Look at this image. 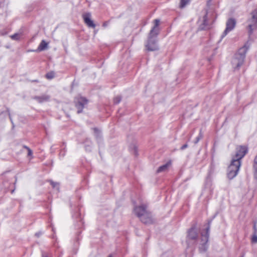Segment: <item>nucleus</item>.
<instances>
[{
	"label": "nucleus",
	"instance_id": "nucleus-1",
	"mask_svg": "<svg viewBox=\"0 0 257 257\" xmlns=\"http://www.w3.org/2000/svg\"><path fill=\"white\" fill-rule=\"evenodd\" d=\"M210 223V222L208 223V226L206 228L205 231L201 232L200 238H198V233L195 227H192L188 230L186 241L188 247L198 243L199 245V250L200 252H205L207 250Z\"/></svg>",
	"mask_w": 257,
	"mask_h": 257
},
{
	"label": "nucleus",
	"instance_id": "nucleus-2",
	"mask_svg": "<svg viewBox=\"0 0 257 257\" xmlns=\"http://www.w3.org/2000/svg\"><path fill=\"white\" fill-rule=\"evenodd\" d=\"M154 26L151 30L146 47L148 51H154L159 49L158 46L157 44L156 38L159 33V25L160 20L159 19H155L154 20Z\"/></svg>",
	"mask_w": 257,
	"mask_h": 257
},
{
	"label": "nucleus",
	"instance_id": "nucleus-3",
	"mask_svg": "<svg viewBox=\"0 0 257 257\" xmlns=\"http://www.w3.org/2000/svg\"><path fill=\"white\" fill-rule=\"evenodd\" d=\"M134 213L144 224H150L154 223V220L150 212L147 210V205L142 204L135 206L134 208Z\"/></svg>",
	"mask_w": 257,
	"mask_h": 257
},
{
	"label": "nucleus",
	"instance_id": "nucleus-4",
	"mask_svg": "<svg viewBox=\"0 0 257 257\" xmlns=\"http://www.w3.org/2000/svg\"><path fill=\"white\" fill-rule=\"evenodd\" d=\"M248 49L246 45L240 48L236 53L231 60L232 67L234 69H238L243 63L245 54Z\"/></svg>",
	"mask_w": 257,
	"mask_h": 257
},
{
	"label": "nucleus",
	"instance_id": "nucleus-5",
	"mask_svg": "<svg viewBox=\"0 0 257 257\" xmlns=\"http://www.w3.org/2000/svg\"><path fill=\"white\" fill-rule=\"evenodd\" d=\"M241 163V161L232 159L227 169V177L229 179H232L237 175Z\"/></svg>",
	"mask_w": 257,
	"mask_h": 257
},
{
	"label": "nucleus",
	"instance_id": "nucleus-6",
	"mask_svg": "<svg viewBox=\"0 0 257 257\" xmlns=\"http://www.w3.org/2000/svg\"><path fill=\"white\" fill-rule=\"evenodd\" d=\"M248 33L250 37L253 31L257 29V9L251 13V18L247 21Z\"/></svg>",
	"mask_w": 257,
	"mask_h": 257
},
{
	"label": "nucleus",
	"instance_id": "nucleus-7",
	"mask_svg": "<svg viewBox=\"0 0 257 257\" xmlns=\"http://www.w3.org/2000/svg\"><path fill=\"white\" fill-rule=\"evenodd\" d=\"M247 148L245 146H238L236 148V153L233 159L241 162V159L247 153Z\"/></svg>",
	"mask_w": 257,
	"mask_h": 257
},
{
	"label": "nucleus",
	"instance_id": "nucleus-8",
	"mask_svg": "<svg viewBox=\"0 0 257 257\" xmlns=\"http://www.w3.org/2000/svg\"><path fill=\"white\" fill-rule=\"evenodd\" d=\"M235 25L236 21L234 19H229L226 22V28L221 36V39H223L225 36H226L228 32L232 31L234 28Z\"/></svg>",
	"mask_w": 257,
	"mask_h": 257
},
{
	"label": "nucleus",
	"instance_id": "nucleus-9",
	"mask_svg": "<svg viewBox=\"0 0 257 257\" xmlns=\"http://www.w3.org/2000/svg\"><path fill=\"white\" fill-rule=\"evenodd\" d=\"M87 103V100L84 97H80L76 101L75 106L77 108V113L82 112V110L85 105Z\"/></svg>",
	"mask_w": 257,
	"mask_h": 257
},
{
	"label": "nucleus",
	"instance_id": "nucleus-10",
	"mask_svg": "<svg viewBox=\"0 0 257 257\" xmlns=\"http://www.w3.org/2000/svg\"><path fill=\"white\" fill-rule=\"evenodd\" d=\"M82 17L84 23L87 25L88 27L93 28L95 27V25L94 24L93 21L90 19V13H85L82 15Z\"/></svg>",
	"mask_w": 257,
	"mask_h": 257
},
{
	"label": "nucleus",
	"instance_id": "nucleus-11",
	"mask_svg": "<svg viewBox=\"0 0 257 257\" xmlns=\"http://www.w3.org/2000/svg\"><path fill=\"white\" fill-rule=\"evenodd\" d=\"M50 96L46 94L42 95L40 96H36L33 97V99L36 100L39 103L48 101L50 100Z\"/></svg>",
	"mask_w": 257,
	"mask_h": 257
},
{
	"label": "nucleus",
	"instance_id": "nucleus-12",
	"mask_svg": "<svg viewBox=\"0 0 257 257\" xmlns=\"http://www.w3.org/2000/svg\"><path fill=\"white\" fill-rule=\"evenodd\" d=\"M171 165V163L167 162L165 164L160 166L157 170L158 173L166 172Z\"/></svg>",
	"mask_w": 257,
	"mask_h": 257
},
{
	"label": "nucleus",
	"instance_id": "nucleus-13",
	"mask_svg": "<svg viewBox=\"0 0 257 257\" xmlns=\"http://www.w3.org/2000/svg\"><path fill=\"white\" fill-rule=\"evenodd\" d=\"M48 47V43L45 41V40H42L40 44H39L38 47V49H37V51H43L45 49H46Z\"/></svg>",
	"mask_w": 257,
	"mask_h": 257
},
{
	"label": "nucleus",
	"instance_id": "nucleus-14",
	"mask_svg": "<svg viewBox=\"0 0 257 257\" xmlns=\"http://www.w3.org/2000/svg\"><path fill=\"white\" fill-rule=\"evenodd\" d=\"M203 26L201 28V29L205 30L209 28V27L208 26L207 14L205 15L203 17Z\"/></svg>",
	"mask_w": 257,
	"mask_h": 257
},
{
	"label": "nucleus",
	"instance_id": "nucleus-15",
	"mask_svg": "<svg viewBox=\"0 0 257 257\" xmlns=\"http://www.w3.org/2000/svg\"><path fill=\"white\" fill-rule=\"evenodd\" d=\"M22 33H15L13 35H11L10 37L12 40H19L20 39L21 37L22 36Z\"/></svg>",
	"mask_w": 257,
	"mask_h": 257
},
{
	"label": "nucleus",
	"instance_id": "nucleus-16",
	"mask_svg": "<svg viewBox=\"0 0 257 257\" xmlns=\"http://www.w3.org/2000/svg\"><path fill=\"white\" fill-rule=\"evenodd\" d=\"M55 72L53 71H51L48 73H47L46 74V77L48 79H52L55 77Z\"/></svg>",
	"mask_w": 257,
	"mask_h": 257
},
{
	"label": "nucleus",
	"instance_id": "nucleus-17",
	"mask_svg": "<svg viewBox=\"0 0 257 257\" xmlns=\"http://www.w3.org/2000/svg\"><path fill=\"white\" fill-rule=\"evenodd\" d=\"M190 0H181L180 2V7L181 8H184L189 2Z\"/></svg>",
	"mask_w": 257,
	"mask_h": 257
},
{
	"label": "nucleus",
	"instance_id": "nucleus-18",
	"mask_svg": "<svg viewBox=\"0 0 257 257\" xmlns=\"http://www.w3.org/2000/svg\"><path fill=\"white\" fill-rule=\"evenodd\" d=\"M203 138V135L201 132H200L199 135L196 138L195 140L194 141V144H197L199 141Z\"/></svg>",
	"mask_w": 257,
	"mask_h": 257
},
{
	"label": "nucleus",
	"instance_id": "nucleus-19",
	"mask_svg": "<svg viewBox=\"0 0 257 257\" xmlns=\"http://www.w3.org/2000/svg\"><path fill=\"white\" fill-rule=\"evenodd\" d=\"M42 257H52L51 253L43 251H42Z\"/></svg>",
	"mask_w": 257,
	"mask_h": 257
},
{
	"label": "nucleus",
	"instance_id": "nucleus-20",
	"mask_svg": "<svg viewBox=\"0 0 257 257\" xmlns=\"http://www.w3.org/2000/svg\"><path fill=\"white\" fill-rule=\"evenodd\" d=\"M121 98L120 96H117L114 98L113 101L115 104L119 103L121 101Z\"/></svg>",
	"mask_w": 257,
	"mask_h": 257
},
{
	"label": "nucleus",
	"instance_id": "nucleus-21",
	"mask_svg": "<svg viewBox=\"0 0 257 257\" xmlns=\"http://www.w3.org/2000/svg\"><path fill=\"white\" fill-rule=\"evenodd\" d=\"M24 148H26L28 150V156H32L33 155L32 151L29 147H27L26 146H24Z\"/></svg>",
	"mask_w": 257,
	"mask_h": 257
},
{
	"label": "nucleus",
	"instance_id": "nucleus-22",
	"mask_svg": "<svg viewBox=\"0 0 257 257\" xmlns=\"http://www.w3.org/2000/svg\"><path fill=\"white\" fill-rule=\"evenodd\" d=\"M254 177L257 179V164H253Z\"/></svg>",
	"mask_w": 257,
	"mask_h": 257
},
{
	"label": "nucleus",
	"instance_id": "nucleus-23",
	"mask_svg": "<svg viewBox=\"0 0 257 257\" xmlns=\"http://www.w3.org/2000/svg\"><path fill=\"white\" fill-rule=\"evenodd\" d=\"M42 234V232L39 231L35 233V236L37 237H39Z\"/></svg>",
	"mask_w": 257,
	"mask_h": 257
},
{
	"label": "nucleus",
	"instance_id": "nucleus-24",
	"mask_svg": "<svg viewBox=\"0 0 257 257\" xmlns=\"http://www.w3.org/2000/svg\"><path fill=\"white\" fill-rule=\"evenodd\" d=\"M252 241L253 242H257V236L256 235H254L252 237Z\"/></svg>",
	"mask_w": 257,
	"mask_h": 257
},
{
	"label": "nucleus",
	"instance_id": "nucleus-25",
	"mask_svg": "<svg viewBox=\"0 0 257 257\" xmlns=\"http://www.w3.org/2000/svg\"><path fill=\"white\" fill-rule=\"evenodd\" d=\"M187 147H188V145L187 144H184V145H183L181 147V150H183L185 149L186 148H187Z\"/></svg>",
	"mask_w": 257,
	"mask_h": 257
},
{
	"label": "nucleus",
	"instance_id": "nucleus-26",
	"mask_svg": "<svg viewBox=\"0 0 257 257\" xmlns=\"http://www.w3.org/2000/svg\"><path fill=\"white\" fill-rule=\"evenodd\" d=\"M51 184L52 185L53 188L56 187V186L58 185L57 183H54L53 182H51Z\"/></svg>",
	"mask_w": 257,
	"mask_h": 257
},
{
	"label": "nucleus",
	"instance_id": "nucleus-27",
	"mask_svg": "<svg viewBox=\"0 0 257 257\" xmlns=\"http://www.w3.org/2000/svg\"><path fill=\"white\" fill-rule=\"evenodd\" d=\"M94 131L95 133H97V132L98 131V130L96 128H94Z\"/></svg>",
	"mask_w": 257,
	"mask_h": 257
},
{
	"label": "nucleus",
	"instance_id": "nucleus-28",
	"mask_svg": "<svg viewBox=\"0 0 257 257\" xmlns=\"http://www.w3.org/2000/svg\"><path fill=\"white\" fill-rule=\"evenodd\" d=\"M9 116H10V119H11V120L12 122L13 123V121H12V118H11V116H10V114H9Z\"/></svg>",
	"mask_w": 257,
	"mask_h": 257
},
{
	"label": "nucleus",
	"instance_id": "nucleus-29",
	"mask_svg": "<svg viewBox=\"0 0 257 257\" xmlns=\"http://www.w3.org/2000/svg\"><path fill=\"white\" fill-rule=\"evenodd\" d=\"M240 257H244V254H243L242 255H241Z\"/></svg>",
	"mask_w": 257,
	"mask_h": 257
},
{
	"label": "nucleus",
	"instance_id": "nucleus-30",
	"mask_svg": "<svg viewBox=\"0 0 257 257\" xmlns=\"http://www.w3.org/2000/svg\"><path fill=\"white\" fill-rule=\"evenodd\" d=\"M109 257H111V256H109Z\"/></svg>",
	"mask_w": 257,
	"mask_h": 257
}]
</instances>
